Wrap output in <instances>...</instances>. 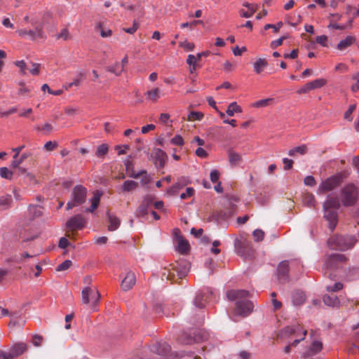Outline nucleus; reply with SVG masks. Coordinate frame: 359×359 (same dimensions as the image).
Masks as SVG:
<instances>
[{
  "instance_id": "obj_51",
  "label": "nucleus",
  "mask_w": 359,
  "mask_h": 359,
  "mask_svg": "<svg viewBox=\"0 0 359 359\" xmlns=\"http://www.w3.org/2000/svg\"><path fill=\"white\" fill-rule=\"evenodd\" d=\"M304 203H306L309 207H313L315 205V197L312 194L307 195L304 197Z\"/></svg>"
},
{
  "instance_id": "obj_14",
  "label": "nucleus",
  "mask_w": 359,
  "mask_h": 359,
  "mask_svg": "<svg viewBox=\"0 0 359 359\" xmlns=\"http://www.w3.org/2000/svg\"><path fill=\"white\" fill-rule=\"evenodd\" d=\"M324 217L329 222V229L332 231L337 224V212L336 210L323 209Z\"/></svg>"
},
{
  "instance_id": "obj_64",
  "label": "nucleus",
  "mask_w": 359,
  "mask_h": 359,
  "mask_svg": "<svg viewBox=\"0 0 359 359\" xmlns=\"http://www.w3.org/2000/svg\"><path fill=\"white\" fill-rule=\"evenodd\" d=\"M353 80H355L356 82L355 84H353L352 86H351V90L353 91H358L359 90V73L355 74L354 76H353Z\"/></svg>"
},
{
  "instance_id": "obj_12",
  "label": "nucleus",
  "mask_w": 359,
  "mask_h": 359,
  "mask_svg": "<svg viewBox=\"0 0 359 359\" xmlns=\"http://www.w3.org/2000/svg\"><path fill=\"white\" fill-rule=\"evenodd\" d=\"M193 338L184 336L182 341L185 344H191L193 343H200L208 339V333L202 330H198L194 332Z\"/></svg>"
},
{
  "instance_id": "obj_17",
  "label": "nucleus",
  "mask_w": 359,
  "mask_h": 359,
  "mask_svg": "<svg viewBox=\"0 0 359 359\" xmlns=\"http://www.w3.org/2000/svg\"><path fill=\"white\" fill-rule=\"evenodd\" d=\"M177 251L182 255H187L189 252L190 245L187 239L183 236H179L177 241Z\"/></svg>"
},
{
  "instance_id": "obj_13",
  "label": "nucleus",
  "mask_w": 359,
  "mask_h": 359,
  "mask_svg": "<svg viewBox=\"0 0 359 359\" xmlns=\"http://www.w3.org/2000/svg\"><path fill=\"white\" fill-rule=\"evenodd\" d=\"M179 358L177 353L170 352V346L165 342L158 347V359H179Z\"/></svg>"
},
{
  "instance_id": "obj_28",
  "label": "nucleus",
  "mask_w": 359,
  "mask_h": 359,
  "mask_svg": "<svg viewBox=\"0 0 359 359\" xmlns=\"http://www.w3.org/2000/svg\"><path fill=\"white\" fill-rule=\"evenodd\" d=\"M267 65L266 60L259 58L253 64L254 70L257 74H260Z\"/></svg>"
},
{
  "instance_id": "obj_32",
  "label": "nucleus",
  "mask_w": 359,
  "mask_h": 359,
  "mask_svg": "<svg viewBox=\"0 0 359 359\" xmlns=\"http://www.w3.org/2000/svg\"><path fill=\"white\" fill-rule=\"evenodd\" d=\"M101 194L98 191L94 193L93 197L91 199V205L87 211L93 212L99 205L100 201Z\"/></svg>"
},
{
  "instance_id": "obj_20",
  "label": "nucleus",
  "mask_w": 359,
  "mask_h": 359,
  "mask_svg": "<svg viewBox=\"0 0 359 359\" xmlns=\"http://www.w3.org/2000/svg\"><path fill=\"white\" fill-rule=\"evenodd\" d=\"M129 177L133 178H141V182L142 185L147 186L151 182V177L146 171H142L138 173H135L133 171L131 172V174H129Z\"/></svg>"
},
{
  "instance_id": "obj_60",
  "label": "nucleus",
  "mask_w": 359,
  "mask_h": 359,
  "mask_svg": "<svg viewBox=\"0 0 359 359\" xmlns=\"http://www.w3.org/2000/svg\"><path fill=\"white\" fill-rule=\"evenodd\" d=\"M195 154L197 156L202 158H205L208 156V152L202 147H198L196 150Z\"/></svg>"
},
{
  "instance_id": "obj_31",
  "label": "nucleus",
  "mask_w": 359,
  "mask_h": 359,
  "mask_svg": "<svg viewBox=\"0 0 359 359\" xmlns=\"http://www.w3.org/2000/svg\"><path fill=\"white\" fill-rule=\"evenodd\" d=\"M306 299L305 294L302 291H297L292 295V302L294 305L302 304Z\"/></svg>"
},
{
  "instance_id": "obj_43",
  "label": "nucleus",
  "mask_w": 359,
  "mask_h": 359,
  "mask_svg": "<svg viewBox=\"0 0 359 359\" xmlns=\"http://www.w3.org/2000/svg\"><path fill=\"white\" fill-rule=\"evenodd\" d=\"M323 344L319 341H314L310 348V351L312 354H316L321 351Z\"/></svg>"
},
{
  "instance_id": "obj_57",
  "label": "nucleus",
  "mask_w": 359,
  "mask_h": 359,
  "mask_svg": "<svg viewBox=\"0 0 359 359\" xmlns=\"http://www.w3.org/2000/svg\"><path fill=\"white\" fill-rule=\"evenodd\" d=\"M219 175H220V173L218 170H212L210 174V180L213 183L217 182L219 178Z\"/></svg>"
},
{
  "instance_id": "obj_48",
  "label": "nucleus",
  "mask_w": 359,
  "mask_h": 359,
  "mask_svg": "<svg viewBox=\"0 0 359 359\" xmlns=\"http://www.w3.org/2000/svg\"><path fill=\"white\" fill-rule=\"evenodd\" d=\"M327 28L329 29H339V30H344L345 29H347L346 25H339L337 23V22H330V24L327 25Z\"/></svg>"
},
{
  "instance_id": "obj_46",
  "label": "nucleus",
  "mask_w": 359,
  "mask_h": 359,
  "mask_svg": "<svg viewBox=\"0 0 359 359\" xmlns=\"http://www.w3.org/2000/svg\"><path fill=\"white\" fill-rule=\"evenodd\" d=\"M346 15H353V17L355 15H359V4L358 8L356 9L353 6L348 4L346 6Z\"/></svg>"
},
{
  "instance_id": "obj_40",
  "label": "nucleus",
  "mask_w": 359,
  "mask_h": 359,
  "mask_svg": "<svg viewBox=\"0 0 359 359\" xmlns=\"http://www.w3.org/2000/svg\"><path fill=\"white\" fill-rule=\"evenodd\" d=\"M272 98H266L255 102V103L252 104V106L257 108L265 107L266 106L270 105L272 103Z\"/></svg>"
},
{
  "instance_id": "obj_62",
  "label": "nucleus",
  "mask_w": 359,
  "mask_h": 359,
  "mask_svg": "<svg viewBox=\"0 0 359 359\" xmlns=\"http://www.w3.org/2000/svg\"><path fill=\"white\" fill-rule=\"evenodd\" d=\"M15 64L20 69V72L22 74H26L27 66L24 60L16 61Z\"/></svg>"
},
{
  "instance_id": "obj_24",
  "label": "nucleus",
  "mask_w": 359,
  "mask_h": 359,
  "mask_svg": "<svg viewBox=\"0 0 359 359\" xmlns=\"http://www.w3.org/2000/svg\"><path fill=\"white\" fill-rule=\"evenodd\" d=\"M107 217L109 223L108 225V230L111 231L116 230L121 224L120 219L116 216L111 215L109 212L107 213Z\"/></svg>"
},
{
  "instance_id": "obj_63",
  "label": "nucleus",
  "mask_w": 359,
  "mask_h": 359,
  "mask_svg": "<svg viewBox=\"0 0 359 359\" xmlns=\"http://www.w3.org/2000/svg\"><path fill=\"white\" fill-rule=\"evenodd\" d=\"M15 356L13 355V353L10 350L8 353L0 350V358L1 359H13Z\"/></svg>"
},
{
  "instance_id": "obj_50",
  "label": "nucleus",
  "mask_w": 359,
  "mask_h": 359,
  "mask_svg": "<svg viewBox=\"0 0 359 359\" xmlns=\"http://www.w3.org/2000/svg\"><path fill=\"white\" fill-rule=\"evenodd\" d=\"M72 266V261L65 260L57 266V271H65L67 270Z\"/></svg>"
},
{
  "instance_id": "obj_36",
  "label": "nucleus",
  "mask_w": 359,
  "mask_h": 359,
  "mask_svg": "<svg viewBox=\"0 0 359 359\" xmlns=\"http://www.w3.org/2000/svg\"><path fill=\"white\" fill-rule=\"evenodd\" d=\"M108 150V146L105 144H102L97 147L95 155L98 158H103L107 154Z\"/></svg>"
},
{
  "instance_id": "obj_4",
  "label": "nucleus",
  "mask_w": 359,
  "mask_h": 359,
  "mask_svg": "<svg viewBox=\"0 0 359 359\" xmlns=\"http://www.w3.org/2000/svg\"><path fill=\"white\" fill-rule=\"evenodd\" d=\"M100 299V294L96 287H85L81 291V300L84 304H90L95 310Z\"/></svg>"
},
{
  "instance_id": "obj_44",
  "label": "nucleus",
  "mask_w": 359,
  "mask_h": 359,
  "mask_svg": "<svg viewBox=\"0 0 359 359\" xmlns=\"http://www.w3.org/2000/svg\"><path fill=\"white\" fill-rule=\"evenodd\" d=\"M194 304L196 307L202 309L205 306V301L203 295L198 294L196 295Z\"/></svg>"
},
{
  "instance_id": "obj_29",
  "label": "nucleus",
  "mask_w": 359,
  "mask_h": 359,
  "mask_svg": "<svg viewBox=\"0 0 359 359\" xmlns=\"http://www.w3.org/2000/svg\"><path fill=\"white\" fill-rule=\"evenodd\" d=\"M228 156L229 163L232 166L238 165L242 160L241 155L233 151H229L228 153Z\"/></svg>"
},
{
  "instance_id": "obj_41",
  "label": "nucleus",
  "mask_w": 359,
  "mask_h": 359,
  "mask_svg": "<svg viewBox=\"0 0 359 359\" xmlns=\"http://www.w3.org/2000/svg\"><path fill=\"white\" fill-rule=\"evenodd\" d=\"M13 172L6 167L0 168V176L6 180H11Z\"/></svg>"
},
{
  "instance_id": "obj_26",
  "label": "nucleus",
  "mask_w": 359,
  "mask_h": 359,
  "mask_svg": "<svg viewBox=\"0 0 359 359\" xmlns=\"http://www.w3.org/2000/svg\"><path fill=\"white\" fill-rule=\"evenodd\" d=\"M13 203L12 196L6 195L0 197V212L11 208Z\"/></svg>"
},
{
  "instance_id": "obj_9",
  "label": "nucleus",
  "mask_w": 359,
  "mask_h": 359,
  "mask_svg": "<svg viewBox=\"0 0 359 359\" xmlns=\"http://www.w3.org/2000/svg\"><path fill=\"white\" fill-rule=\"evenodd\" d=\"M19 236L22 241L25 242L34 239L37 235L34 231L33 226L25 220L19 229Z\"/></svg>"
},
{
  "instance_id": "obj_15",
  "label": "nucleus",
  "mask_w": 359,
  "mask_h": 359,
  "mask_svg": "<svg viewBox=\"0 0 359 359\" xmlns=\"http://www.w3.org/2000/svg\"><path fill=\"white\" fill-rule=\"evenodd\" d=\"M136 283V277L134 273L129 271L121 282V287L123 291L130 290Z\"/></svg>"
},
{
  "instance_id": "obj_10",
  "label": "nucleus",
  "mask_w": 359,
  "mask_h": 359,
  "mask_svg": "<svg viewBox=\"0 0 359 359\" xmlns=\"http://www.w3.org/2000/svg\"><path fill=\"white\" fill-rule=\"evenodd\" d=\"M345 261L346 257L344 255L334 253L325 258L324 265L326 269H332L337 268L339 264L344 262Z\"/></svg>"
},
{
  "instance_id": "obj_30",
  "label": "nucleus",
  "mask_w": 359,
  "mask_h": 359,
  "mask_svg": "<svg viewBox=\"0 0 359 359\" xmlns=\"http://www.w3.org/2000/svg\"><path fill=\"white\" fill-rule=\"evenodd\" d=\"M242 111L241 106L236 102H233L229 104L226 113L228 116H232L235 113H241Z\"/></svg>"
},
{
  "instance_id": "obj_3",
  "label": "nucleus",
  "mask_w": 359,
  "mask_h": 359,
  "mask_svg": "<svg viewBox=\"0 0 359 359\" xmlns=\"http://www.w3.org/2000/svg\"><path fill=\"white\" fill-rule=\"evenodd\" d=\"M356 241L355 236H335L328 239L327 244L332 249L346 250L353 247Z\"/></svg>"
},
{
  "instance_id": "obj_6",
  "label": "nucleus",
  "mask_w": 359,
  "mask_h": 359,
  "mask_svg": "<svg viewBox=\"0 0 359 359\" xmlns=\"http://www.w3.org/2000/svg\"><path fill=\"white\" fill-rule=\"evenodd\" d=\"M358 189L353 184L345 186L341 191V201L344 206L353 205L358 200Z\"/></svg>"
},
{
  "instance_id": "obj_34",
  "label": "nucleus",
  "mask_w": 359,
  "mask_h": 359,
  "mask_svg": "<svg viewBox=\"0 0 359 359\" xmlns=\"http://www.w3.org/2000/svg\"><path fill=\"white\" fill-rule=\"evenodd\" d=\"M106 69L108 72L114 74L116 76L121 75V74L124 71L123 65H120L119 62H116L114 65L107 67Z\"/></svg>"
},
{
  "instance_id": "obj_2",
  "label": "nucleus",
  "mask_w": 359,
  "mask_h": 359,
  "mask_svg": "<svg viewBox=\"0 0 359 359\" xmlns=\"http://www.w3.org/2000/svg\"><path fill=\"white\" fill-rule=\"evenodd\" d=\"M156 209H157V199L155 195L148 194L144 198L141 205L139 206L137 214L138 216H144L151 213L154 216V219H157Z\"/></svg>"
},
{
  "instance_id": "obj_55",
  "label": "nucleus",
  "mask_w": 359,
  "mask_h": 359,
  "mask_svg": "<svg viewBox=\"0 0 359 359\" xmlns=\"http://www.w3.org/2000/svg\"><path fill=\"white\" fill-rule=\"evenodd\" d=\"M342 15L338 13H330L327 17L330 22H338L341 20Z\"/></svg>"
},
{
  "instance_id": "obj_35",
  "label": "nucleus",
  "mask_w": 359,
  "mask_h": 359,
  "mask_svg": "<svg viewBox=\"0 0 359 359\" xmlns=\"http://www.w3.org/2000/svg\"><path fill=\"white\" fill-rule=\"evenodd\" d=\"M300 331L301 330L299 325H292L286 327L283 332L286 335H294L297 337L298 332Z\"/></svg>"
},
{
  "instance_id": "obj_52",
  "label": "nucleus",
  "mask_w": 359,
  "mask_h": 359,
  "mask_svg": "<svg viewBox=\"0 0 359 359\" xmlns=\"http://www.w3.org/2000/svg\"><path fill=\"white\" fill-rule=\"evenodd\" d=\"M255 11H256V8L252 7L251 10H248L247 11H245L244 10H240L239 13H240L241 16L248 18L252 17L253 15V14L255 13Z\"/></svg>"
},
{
  "instance_id": "obj_25",
  "label": "nucleus",
  "mask_w": 359,
  "mask_h": 359,
  "mask_svg": "<svg viewBox=\"0 0 359 359\" xmlns=\"http://www.w3.org/2000/svg\"><path fill=\"white\" fill-rule=\"evenodd\" d=\"M323 302L329 306L339 307L340 306V301L334 294L325 295L323 297Z\"/></svg>"
},
{
  "instance_id": "obj_38",
  "label": "nucleus",
  "mask_w": 359,
  "mask_h": 359,
  "mask_svg": "<svg viewBox=\"0 0 359 359\" xmlns=\"http://www.w3.org/2000/svg\"><path fill=\"white\" fill-rule=\"evenodd\" d=\"M168 160V156L165 152L158 149V169L163 168Z\"/></svg>"
},
{
  "instance_id": "obj_61",
  "label": "nucleus",
  "mask_w": 359,
  "mask_h": 359,
  "mask_svg": "<svg viewBox=\"0 0 359 359\" xmlns=\"http://www.w3.org/2000/svg\"><path fill=\"white\" fill-rule=\"evenodd\" d=\"M57 147V143L55 142L48 141L44 145V149L47 151H53Z\"/></svg>"
},
{
  "instance_id": "obj_53",
  "label": "nucleus",
  "mask_w": 359,
  "mask_h": 359,
  "mask_svg": "<svg viewBox=\"0 0 359 359\" xmlns=\"http://www.w3.org/2000/svg\"><path fill=\"white\" fill-rule=\"evenodd\" d=\"M170 142L175 145L182 146L184 144V140L181 135H176L171 139Z\"/></svg>"
},
{
  "instance_id": "obj_42",
  "label": "nucleus",
  "mask_w": 359,
  "mask_h": 359,
  "mask_svg": "<svg viewBox=\"0 0 359 359\" xmlns=\"http://www.w3.org/2000/svg\"><path fill=\"white\" fill-rule=\"evenodd\" d=\"M203 114L199 111H191L188 115L187 120L189 121H200L203 118Z\"/></svg>"
},
{
  "instance_id": "obj_56",
  "label": "nucleus",
  "mask_w": 359,
  "mask_h": 359,
  "mask_svg": "<svg viewBox=\"0 0 359 359\" xmlns=\"http://www.w3.org/2000/svg\"><path fill=\"white\" fill-rule=\"evenodd\" d=\"M194 193V189L191 187H188L184 193L180 194L181 199H186L191 197Z\"/></svg>"
},
{
  "instance_id": "obj_1",
  "label": "nucleus",
  "mask_w": 359,
  "mask_h": 359,
  "mask_svg": "<svg viewBox=\"0 0 359 359\" xmlns=\"http://www.w3.org/2000/svg\"><path fill=\"white\" fill-rule=\"evenodd\" d=\"M248 296L249 292L244 290H232L226 292L228 299L236 301V314L246 316L252 311L254 307L252 302L245 299Z\"/></svg>"
},
{
  "instance_id": "obj_37",
  "label": "nucleus",
  "mask_w": 359,
  "mask_h": 359,
  "mask_svg": "<svg viewBox=\"0 0 359 359\" xmlns=\"http://www.w3.org/2000/svg\"><path fill=\"white\" fill-rule=\"evenodd\" d=\"M137 187V182L133 180H127L124 182L122 189L123 191H130L136 189Z\"/></svg>"
},
{
  "instance_id": "obj_22",
  "label": "nucleus",
  "mask_w": 359,
  "mask_h": 359,
  "mask_svg": "<svg viewBox=\"0 0 359 359\" xmlns=\"http://www.w3.org/2000/svg\"><path fill=\"white\" fill-rule=\"evenodd\" d=\"M27 214L29 220H34L41 216V208L39 205H31L28 207Z\"/></svg>"
},
{
  "instance_id": "obj_58",
  "label": "nucleus",
  "mask_w": 359,
  "mask_h": 359,
  "mask_svg": "<svg viewBox=\"0 0 359 359\" xmlns=\"http://www.w3.org/2000/svg\"><path fill=\"white\" fill-rule=\"evenodd\" d=\"M316 41L320 45L325 47L327 46V37L325 35H320L316 37Z\"/></svg>"
},
{
  "instance_id": "obj_54",
  "label": "nucleus",
  "mask_w": 359,
  "mask_h": 359,
  "mask_svg": "<svg viewBox=\"0 0 359 359\" xmlns=\"http://www.w3.org/2000/svg\"><path fill=\"white\" fill-rule=\"evenodd\" d=\"M160 121L165 123V125H168L170 126H172V121L170 119V115L168 114H161L159 117Z\"/></svg>"
},
{
  "instance_id": "obj_59",
  "label": "nucleus",
  "mask_w": 359,
  "mask_h": 359,
  "mask_svg": "<svg viewBox=\"0 0 359 359\" xmlns=\"http://www.w3.org/2000/svg\"><path fill=\"white\" fill-rule=\"evenodd\" d=\"M343 288V285L341 283H336L332 286H328L327 290L330 292L339 291Z\"/></svg>"
},
{
  "instance_id": "obj_21",
  "label": "nucleus",
  "mask_w": 359,
  "mask_h": 359,
  "mask_svg": "<svg viewBox=\"0 0 359 359\" xmlns=\"http://www.w3.org/2000/svg\"><path fill=\"white\" fill-rule=\"evenodd\" d=\"M356 41V39L353 36H347L344 39L341 40L337 46V48L339 50H344L347 48L353 45Z\"/></svg>"
},
{
  "instance_id": "obj_27",
  "label": "nucleus",
  "mask_w": 359,
  "mask_h": 359,
  "mask_svg": "<svg viewBox=\"0 0 359 359\" xmlns=\"http://www.w3.org/2000/svg\"><path fill=\"white\" fill-rule=\"evenodd\" d=\"M199 61H200V60H199V58H198L197 55H194L190 54L188 55L187 59V63L189 66V72L191 74H193L195 72V70L196 69V64Z\"/></svg>"
},
{
  "instance_id": "obj_18",
  "label": "nucleus",
  "mask_w": 359,
  "mask_h": 359,
  "mask_svg": "<svg viewBox=\"0 0 359 359\" xmlns=\"http://www.w3.org/2000/svg\"><path fill=\"white\" fill-rule=\"evenodd\" d=\"M288 269V261H283L279 264L278 266V275L281 282H285L287 280Z\"/></svg>"
},
{
  "instance_id": "obj_8",
  "label": "nucleus",
  "mask_w": 359,
  "mask_h": 359,
  "mask_svg": "<svg viewBox=\"0 0 359 359\" xmlns=\"http://www.w3.org/2000/svg\"><path fill=\"white\" fill-rule=\"evenodd\" d=\"M187 268H184L183 271H179L172 264H168L162 266L161 268V278L162 280H172L175 278V273L176 272L180 276H184L187 273Z\"/></svg>"
},
{
  "instance_id": "obj_5",
  "label": "nucleus",
  "mask_w": 359,
  "mask_h": 359,
  "mask_svg": "<svg viewBox=\"0 0 359 359\" xmlns=\"http://www.w3.org/2000/svg\"><path fill=\"white\" fill-rule=\"evenodd\" d=\"M87 189L82 185H76L72 190L71 200L67 203V210L83 204L86 200Z\"/></svg>"
},
{
  "instance_id": "obj_7",
  "label": "nucleus",
  "mask_w": 359,
  "mask_h": 359,
  "mask_svg": "<svg viewBox=\"0 0 359 359\" xmlns=\"http://www.w3.org/2000/svg\"><path fill=\"white\" fill-rule=\"evenodd\" d=\"M343 177L341 174L331 176L320 183L317 193L321 194L330 191L337 187L341 183Z\"/></svg>"
},
{
  "instance_id": "obj_23",
  "label": "nucleus",
  "mask_w": 359,
  "mask_h": 359,
  "mask_svg": "<svg viewBox=\"0 0 359 359\" xmlns=\"http://www.w3.org/2000/svg\"><path fill=\"white\" fill-rule=\"evenodd\" d=\"M27 350V346L24 342H18L15 344L11 348L13 355L15 358L18 357L23 354Z\"/></svg>"
},
{
  "instance_id": "obj_45",
  "label": "nucleus",
  "mask_w": 359,
  "mask_h": 359,
  "mask_svg": "<svg viewBox=\"0 0 359 359\" xmlns=\"http://www.w3.org/2000/svg\"><path fill=\"white\" fill-rule=\"evenodd\" d=\"M283 22L280 21L278 22L277 24L276 25H273V24H266L264 25V29L265 30H267L269 29H273V32L275 33H278L280 30V29L283 27Z\"/></svg>"
},
{
  "instance_id": "obj_16",
  "label": "nucleus",
  "mask_w": 359,
  "mask_h": 359,
  "mask_svg": "<svg viewBox=\"0 0 359 359\" xmlns=\"http://www.w3.org/2000/svg\"><path fill=\"white\" fill-rule=\"evenodd\" d=\"M31 23L32 25L34 27V29H32V31L33 32L34 40L38 39H45L46 35L43 31V23L35 20H32L31 21Z\"/></svg>"
},
{
  "instance_id": "obj_19",
  "label": "nucleus",
  "mask_w": 359,
  "mask_h": 359,
  "mask_svg": "<svg viewBox=\"0 0 359 359\" xmlns=\"http://www.w3.org/2000/svg\"><path fill=\"white\" fill-rule=\"evenodd\" d=\"M340 206L339 199L332 195H328L323 203V209L337 210Z\"/></svg>"
},
{
  "instance_id": "obj_47",
  "label": "nucleus",
  "mask_w": 359,
  "mask_h": 359,
  "mask_svg": "<svg viewBox=\"0 0 359 359\" xmlns=\"http://www.w3.org/2000/svg\"><path fill=\"white\" fill-rule=\"evenodd\" d=\"M255 241L259 242L264 239V232L261 229H255L252 233Z\"/></svg>"
},
{
  "instance_id": "obj_39",
  "label": "nucleus",
  "mask_w": 359,
  "mask_h": 359,
  "mask_svg": "<svg viewBox=\"0 0 359 359\" xmlns=\"http://www.w3.org/2000/svg\"><path fill=\"white\" fill-rule=\"evenodd\" d=\"M95 28L97 29H100V35L103 38H107V37H109L111 36L112 34V31L109 29H104L103 27H102V24L101 22H99Z\"/></svg>"
},
{
  "instance_id": "obj_33",
  "label": "nucleus",
  "mask_w": 359,
  "mask_h": 359,
  "mask_svg": "<svg viewBox=\"0 0 359 359\" xmlns=\"http://www.w3.org/2000/svg\"><path fill=\"white\" fill-rule=\"evenodd\" d=\"M309 83L311 89L312 90L320 88L323 87L324 86H325L327 83V80L323 78H320V79H315L311 82H309Z\"/></svg>"
},
{
  "instance_id": "obj_11",
  "label": "nucleus",
  "mask_w": 359,
  "mask_h": 359,
  "mask_svg": "<svg viewBox=\"0 0 359 359\" xmlns=\"http://www.w3.org/2000/svg\"><path fill=\"white\" fill-rule=\"evenodd\" d=\"M86 224V220L81 215H76L66 222V227L69 231H74L78 229H82Z\"/></svg>"
},
{
  "instance_id": "obj_49",
  "label": "nucleus",
  "mask_w": 359,
  "mask_h": 359,
  "mask_svg": "<svg viewBox=\"0 0 359 359\" xmlns=\"http://www.w3.org/2000/svg\"><path fill=\"white\" fill-rule=\"evenodd\" d=\"M85 79V73L83 72H80L76 77L73 80L72 84H74V86H80L81 83Z\"/></svg>"
}]
</instances>
